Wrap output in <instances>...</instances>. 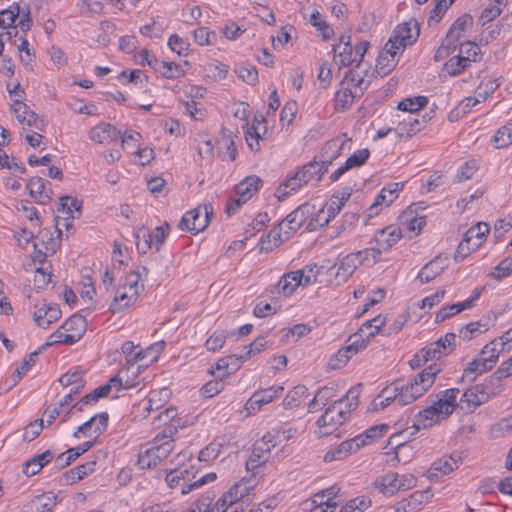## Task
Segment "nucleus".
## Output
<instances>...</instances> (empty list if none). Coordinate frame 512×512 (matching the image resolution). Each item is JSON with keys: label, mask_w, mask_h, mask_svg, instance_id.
<instances>
[{"label": "nucleus", "mask_w": 512, "mask_h": 512, "mask_svg": "<svg viewBox=\"0 0 512 512\" xmlns=\"http://www.w3.org/2000/svg\"><path fill=\"white\" fill-rule=\"evenodd\" d=\"M359 389L351 388L344 397L334 400L317 420V434L327 436L336 431L358 406Z\"/></svg>", "instance_id": "1"}, {"label": "nucleus", "mask_w": 512, "mask_h": 512, "mask_svg": "<svg viewBox=\"0 0 512 512\" xmlns=\"http://www.w3.org/2000/svg\"><path fill=\"white\" fill-rule=\"evenodd\" d=\"M141 271H145V268L130 271L119 279L109 306V310L113 314H120L137 302L144 290Z\"/></svg>", "instance_id": "2"}, {"label": "nucleus", "mask_w": 512, "mask_h": 512, "mask_svg": "<svg viewBox=\"0 0 512 512\" xmlns=\"http://www.w3.org/2000/svg\"><path fill=\"white\" fill-rule=\"evenodd\" d=\"M367 87L368 81L360 71L351 70L346 73L335 93V109L341 112L348 110L364 94Z\"/></svg>", "instance_id": "3"}, {"label": "nucleus", "mask_w": 512, "mask_h": 512, "mask_svg": "<svg viewBox=\"0 0 512 512\" xmlns=\"http://www.w3.org/2000/svg\"><path fill=\"white\" fill-rule=\"evenodd\" d=\"M174 449V440L170 435H157L151 442L142 445L139 449L136 465L139 469L156 467L167 458Z\"/></svg>", "instance_id": "4"}, {"label": "nucleus", "mask_w": 512, "mask_h": 512, "mask_svg": "<svg viewBox=\"0 0 512 512\" xmlns=\"http://www.w3.org/2000/svg\"><path fill=\"white\" fill-rule=\"evenodd\" d=\"M456 347V335L454 333H446L437 341L427 344L420 349L409 360V366L412 369H419L426 365L429 361L442 362L440 359L449 355Z\"/></svg>", "instance_id": "5"}, {"label": "nucleus", "mask_w": 512, "mask_h": 512, "mask_svg": "<svg viewBox=\"0 0 512 512\" xmlns=\"http://www.w3.org/2000/svg\"><path fill=\"white\" fill-rule=\"evenodd\" d=\"M443 368V362H433L413 375L409 381L403 382L405 400L412 403L428 392Z\"/></svg>", "instance_id": "6"}, {"label": "nucleus", "mask_w": 512, "mask_h": 512, "mask_svg": "<svg viewBox=\"0 0 512 512\" xmlns=\"http://www.w3.org/2000/svg\"><path fill=\"white\" fill-rule=\"evenodd\" d=\"M258 485L257 475L246 476L233 484L213 505L217 512H227L234 504L247 501Z\"/></svg>", "instance_id": "7"}, {"label": "nucleus", "mask_w": 512, "mask_h": 512, "mask_svg": "<svg viewBox=\"0 0 512 512\" xmlns=\"http://www.w3.org/2000/svg\"><path fill=\"white\" fill-rule=\"evenodd\" d=\"M319 269L316 265H307L302 269L285 273L277 282L276 290L281 296H290L300 286L319 282Z\"/></svg>", "instance_id": "8"}, {"label": "nucleus", "mask_w": 512, "mask_h": 512, "mask_svg": "<svg viewBox=\"0 0 512 512\" xmlns=\"http://www.w3.org/2000/svg\"><path fill=\"white\" fill-rule=\"evenodd\" d=\"M369 47L370 42L367 40L353 45L349 35H342L339 42L333 47L335 61L341 66H358Z\"/></svg>", "instance_id": "9"}, {"label": "nucleus", "mask_w": 512, "mask_h": 512, "mask_svg": "<svg viewBox=\"0 0 512 512\" xmlns=\"http://www.w3.org/2000/svg\"><path fill=\"white\" fill-rule=\"evenodd\" d=\"M87 324L85 318L80 315H73L68 318L56 331L49 336L48 345L68 344L72 345L79 341L86 332Z\"/></svg>", "instance_id": "10"}, {"label": "nucleus", "mask_w": 512, "mask_h": 512, "mask_svg": "<svg viewBox=\"0 0 512 512\" xmlns=\"http://www.w3.org/2000/svg\"><path fill=\"white\" fill-rule=\"evenodd\" d=\"M489 232L490 227L485 222H478L477 224L470 227L465 232L463 239L459 243L454 254V259L457 262H461L472 252L480 248L486 240Z\"/></svg>", "instance_id": "11"}, {"label": "nucleus", "mask_w": 512, "mask_h": 512, "mask_svg": "<svg viewBox=\"0 0 512 512\" xmlns=\"http://www.w3.org/2000/svg\"><path fill=\"white\" fill-rule=\"evenodd\" d=\"M473 25V19L470 15H462L457 18L449 29L445 40L437 50L435 58L444 57L448 55L449 50H456L458 44L464 41H468L466 38L467 32H469Z\"/></svg>", "instance_id": "12"}, {"label": "nucleus", "mask_w": 512, "mask_h": 512, "mask_svg": "<svg viewBox=\"0 0 512 512\" xmlns=\"http://www.w3.org/2000/svg\"><path fill=\"white\" fill-rule=\"evenodd\" d=\"M417 484V478L412 473L389 472L376 481V488L386 496H393L399 491L412 489Z\"/></svg>", "instance_id": "13"}, {"label": "nucleus", "mask_w": 512, "mask_h": 512, "mask_svg": "<svg viewBox=\"0 0 512 512\" xmlns=\"http://www.w3.org/2000/svg\"><path fill=\"white\" fill-rule=\"evenodd\" d=\"M16 26L23 32L30 29L31 18L28 6L13 3L7 9L0 11V28H15Z\"/></svg>", "instance_id": "14"}, {"label": "nucleus", "mask_w": 512, "mask_h": 512, "mask_svg": "<svg viewBox=\"0 0 512 512\" xmlns=\"http://www.w3.org/2000/svg\"><path fill=\"white\" fill-rule=\"evenodd\" d=\"M212 214L213 208L211 205L198 206L183 215L179 227L182 231L198 234L208 226Z\"/></svg>", "instance_id": "15"}, {"label": "nucleus", "mask_w": 512, "mask_h": 512, "mask_svg": "<svg viewBox=\"0 0 512 512\" xmlns=\"http://www.w3.org/2000/svg\"><path fill=\"white\" fill-rule=\"evenodd\" d=\"M339 488L331 486L319 491L303 503V510L307 512H333L337 506L336 496Z\"/></svg>", "instance_id": "16"}, {"label": "nucleus", "mask_w": 512, "mask_h": 512, "mask_svg": "<svg viewBox=\"0 0 512 512\" xmlns=\"http://www.w3.org/2000/svg\"><path fill=\"white\" fill-rule=\"evenodd\" d=\"M404 186V182H392L385 185L367 209L368 217H374L384 208L389 207L399 197V193L404 189Z\"/></svg>", "instance_id": "17"}, {"label": "nucleus", "mask_w": 512, "mask_h": 512, "mask_svg": "<svg viewBox=\"0 0 512 512\" xmlns=\"http://www.w3.org/2000/svg\"><path fill=\"white\" fill-rule=\"evenodd\" d=\"M392 404L397 407L410 404V401L405 400L403 381L401 380L392 382L373 400L375 409H384Z\"/></svg>", "instance_id": "18"}, {"label": "nucleus", "mask_w": 512, "mask_h": 512, "mask_svg": "<svg viewBox=\"0 0 512 512\" xmlns=\"http://www.w3.org/2000/svg\"><path fill=\"white\" fill-rule=\"evenodd\" d=\"M11 110L19 124L22 126L23 131H26V128H33L38 131L45 130L47 122L43 118L39 117L20 99L13 100Z\"/></svg>", "instance_id": "19"}, {"label": "nucleus", "mask_w": 512, "mask_h": 512, "mask_svg": "<svg viewBox=\"0 0 512 512\" xmlns=\"http://www.w3.org/2000/svg\"><path fill=\"white\" fill-rule=\"evenodd\" d=\"M194 478L193 469L183 465L170 470L166 474L165 481L170 489L179 491L181 495H186L194 490Z\"/></svg>", "instance_id": "20"}, {"label": "nucleus", "mask_w": 512, "mask_h": 512, "mask_svg": "<svg viewBox=\"0 0 512 512\" xmlns=\"http://www.w3.org/2000/svg\"><path fill=\"white\" fill-rule=\"evenodd\" d=\"M108 421L109 415L107 412L98 413L78 426L73 433V437L76 439L89 438L97 440L107 430Z\"/></svg>", "instance_id": "21"}, {"label": "nucleus", "mask_w": 512, "mask_h": 512, "mask_svg": "<svg viewBox=\"0 0 512 512\" xmlns=\"http://www.w3.org/2000/svg\"><path fill=\"white\" fill-rule=\"evenodd\" d=\"M418 36L419 29L416 21L403 22L397 25L387 43L401 48V52H403L407 46L417 40Z\"/></svg>", "instance_id": "22"}, {"label": "nucleus", "mask_w": 512, "mask_h": 512, "mask_svg": "<svg viewBox=\"0 0 512 512\" xmlns=\"http://www.w3.org/2000/svg\"><path fill=\"white\" fill-rule=\"evenodd\" d=\"M395 126L393 132L399 138H410L420 132L426 124L424 117H419L418 114H404L396 116Z\"/></svg>", "instance_id": "23"}, {"label": "nucleus", "mask_w": 512, "mask_h": 512, "mask_svg": "<svg viewBox=\"0 0 512 512\" xmlns=\"http://www.w3.org/2000/svg\"><path fill=\"white\" fill-rule=\"evenodd\" d=\"M461 464V457L458 454L444 455L434 460L426 471L425 476L430 481H436L456 470Z\"/></svg>", "instance_id": "24"}, {"label": "nucleus", "mask_w": 512, "mask_h": 512, "mask_svg": "<svg viewBox=\"0 0 512 512\" xmlns=\"http://www.w3.org/2000/svg\"><path fill=\"white\" fill-rule=\"evenodd\" d=\"M459 393L460 390L458 388H449L436 394V400L431 404V406L435 407L437 414L443 421L456 410L458 406L457 398Z\"/></svg>", "instance_id": "25"}, {"label": "nucleus", "mask_w": 512, "mask_h": 512, "mask_svg": "<svg viewBox=\"0 0 512 512\" xmlns=\"http://www.w3.org/2000/svg\"><path fill=\"white\" fill-rule=\"evenodd\" d=\"M284 391V386L273 385L266 389L256 391L246 402L245 409L253 414L259 411L264 405L271 403L280 397Z\"/></svg>", "instance_id": "26"}, {"label": "nucleus", "mask_w": 512, "mask_h": 512, "mask_svg": "<svg viewBox=\"0 0 512 512\" xmlns=\"http://www.w3.org/2000/svg\"><path fill=\"white\" fill-rule=\"evenodd\" d=\"M61 317V310L57 304L48 303L45 300L34 305L33 319L41 328H48Z\"/></svg>", "instance_id": "27"}, {"label": "nucleus", "mask_w": 512, "mask_h": 512, "mask_svg": "<svg viewBox=\"0 0 512 512\" xmlns=\"http://www.w3.org/2000/svg\"><path fill=\"white\" fill-rule=\"evenodd\" d=\"M59 247V240L52 236V233L44 229L37 235V241L33 244V257L39 261L53 255Z\"/></svg>", "instance_id": "28"}, {"label": "nucleus", "mask_w": 512, "mask_h": 512, "mask_svg": "<svg viewBox=\"0 0 512 512\" xmlns=\"http://www.w3.org/2000/svg\"><path fill=\"white\" fill-rule=\"evenodd\" d=\"M401 48L386 43L383 51L379 54L376 62V70L382 76L388 75L398 64Z\"/></svg>", "instance_id": "29"}, {"label": "nucleus", "mask_w": 512, "mask_h": 512, "mask_svg": "<svg viewBox=\"0 0 512 512\" xmlns=\"http://www.w3.org/2000/svg\"><path fill=\"white\" fill-rule=\"evenodd\" d=\"M229 449L230 441L225 436L216 437L199 451L198 460L200 462H212L219 456L229 453Z\"/></svg>", "instance_id": "30"}, {"label": "nucleus", "mask_w": 512, "mask_h": 512, "mask_svg": "<svg viewBox=\"0 0 512 512\" xmlns=\"http://www.w3.org/2000/svg\"><path fill=\"white\" fill-rule=\"evenodd\" d=\"M359 260L353 253H350L343 257L337 265L332 269L334 272V282L336 285L345 283L359 267Z\"/></svg>", "instance_id": "31"}, {"label": "nucleus", "mask_w": 512, "mask_h": 512, "mask_svg": "<svg viewBox=\"0 0 512 512\" xmlns=\"http://www.w3.org/2000/svg\"><path fill=\"white\" fill-rule=\"evenodd\" d=\"M399 222L406 230L418 235L426 225V216L418 213L416 207L411 205L402 212Z\"/></svg>", "instance_id": "32"}, {"label": "nucleus", "mask_w": 512, "mask_h": 512, "mask_svg": "<svg viewBox=\"0 0 512 512\" xmlns=\"http://www.w3.org/2000/svg\"><path fill=\"white\" fill-rule=\"evenodd\" d=\"M119 137L120 131L110 123L101 122L89 131V139L99 144L108 145Z\"/></svg>", "instance_id": "33"}, {"label": "nucleus", "mask_w": 512, "mask_h": 512, "mask_svg": "<svg viewBox=\"0 0 512 512\" xmlns=\"http://www.w3.org/2000/svg\"><path fill=\"white\" fill-rule=\"evenodd\" d=\"M363 447V442L360 438H351L341 442L336 448L329 450L324 455L325 462L334 460H342L351 453L358 451Z\"/></svg>", "instance_id": "34"}, {"label": "nucleus", "mask_w": 512, "mask_h": 512, "mask_svg": "<svg viewBox=\"0 0 512 512\" xmlns=\"http://www.w3.org/2000/svg\"><path fill=\"white\" fill-rule=\"evenodd\" d=\"M56 500L57 496L52 492L37 495L23 505L22 512H52Z\"/></svg>", "instance_id": "35"}, {"label": "nucleus", "mask_w": 512, "mask_h": 512, "mask_svg": "<svg viewBox=\"0 0 512 512\" xmlns=\"http://www.w3.org/2000/svg\"><path fill=\"white\" fill-rule=\"evenodd\" d=\"M479 296H480L479 291L475 290L474 294L469 299H466V300L458 302V303L443 306L437 312V314L435 316V320L437 322H441L451 316H454V315L460 313L461 311L470 309L474 305V302L476 300H478Z\"/></svg>", "instance_id": "36"}, {"label": "nucleus", "mask_w": 512, "mask_h": 512, "mask_svg": "<svg viewBox=\"0 0 512 512\" xmlns=\"http://www.w3.org/2000/svg\"><path fill=\"white\" fill-rule=\"evenodd\" d=\"M447 266L448 259L437 256L419 271L417 277L422 283H428L439 276Z\"/></svg>", "instance_id": "37"}, {"label": "nucleus", "mask_w": 512, "mask_h": 512, "mask_svg": "<svg viewBox=\"0 0 512 512\" xmlns=\"http://www.w3.org/2000/svg\"><path fill=\"white\" fill-rule=\"evenodd\" d=\"M401 238V228L394 225L381 229L375 235V241L382 250L390 249L392 246L397 244Z\"/></svg>", "instance_id": "38"}, {"label": "nucleus", "mask_w": 512, "mask_h": 512, "mask_svg": "<svg viewBox=\"0 0 512 512\" xmlns=\"http://www.w3.org/2000/svg\"><path fill=\"white\" fill-rule=\"evenodd\" d=\"M27 188L30 196L41 204H45L51 199L52 191L48 183L41 177L29 179Z\"/></svg>", "instance_id": "39"}, {"label": "nucleus", "mask_w": 512, "mask_h": 512, "mask_svg": "<svg viewBox=\"0 0 512 512\" xmlns=\"http://www.w3.org/2000/svg\"><path fill=\"white\" fill-rule=\"evenodd\" d=\"M443 420L437 414L435 407L431 405L420 410L414 418L413 428L418 431L420 429L430 428L434 425L439 424Z\"/></svg>", "instance_id": "40"}, {"label": "nucleus", "mask_w": 512, "mask_h": 512, "mask_svg": "<svg viewBox=\"0 0 512 512\" xmlns=\"http://www.w3.org/2000/svg\"><path fill=\"white\" fill-rule=\"evenodd\" d=\"M265 454L266 453L262 452L261 448L254 444L252 452L245 464L247 472H251L250 476L257 475L258 482L264 473V464L266 462Z\"/></svg>", "instance_id": "41"}, {"label": "nucleus", "mask_w": 512, "mask_h": 512, "mask_svg": "<svg viewBox=\"0 0 512 512\" xmlns=\"http://www.w3.org/2000/svg\"><path fill=\"white\" fill-rule=\"evenodd\" d=\"M350 196V188H344L343 190L334 193L330 200L323 206L328 217L334 219L340 213Z\"/></svg>", "instance_id": "42"}, {"label": "nucleus", "mask_w": 512, "mask_h": 512, "mask_svg": "<svg viewBox=\"0 0 512 512\" xmlns=\"http://www.w3.org/2000/svg\"><path fill=\"white\" fill-rule=\"evenodd\" d=\"M218 155L224 161H235L237 158V149L231 132L223 131L218 141Z\"/></svg>", "instance_id": "43"}, {"label": "nucleus", "mask_w": 512, "mask_h": 512, "mask_svg": "<svg viewBox=\"0 0 512 512\" xmlns=\"http://www.w3.org/2000/svg\"><path fill=\"white\" fill-rule=\"evenodd\" d=\"M53 458L54 453L50 450L37 454L25 463L23 473L27 476H34Z\"/></svg>", "instance_id": "44"}, {"label": "nucleus", "mask_w": 512, "mask_h": 512, "mask_svg": "<svg viewBox=\"0 0 512 512\" xmlns=\"http://www.w3.org/2000/svg\"><path fill=\"white\" fill-rule=\"evenodd\" d=\"M121 387L129 389L133 387L132 380L128 379L126 371H119L117 376L111 378L108 383L95 388L101 397L107 396L112 388L118 392Z\"/></svg>", "instance_id": "45"}, {"label": "nucleus", "mask_w": 512, "mask_h": 512, "mask_svg": "<svg viewBox=\"0 0 512 512\" xmlns=\"http://www.w3.org/2000/svg\"><path fill=\"white\" fill-rule=\"evenodd\" d=\"M262 180L256 175H250L244 178L235 187V192L247 200H250L260 189Z\"/></svg>", "instance_id": "46"}, {"label": "nucleus", "mask_w": 512, "mask_h": 512, "mask_svg": "<svg viewBox=\"0 0 512 512\" xmlns=\"http://www.w3.org/2000/svg\"><path fill=\"white\" fill-rule=\"evenodd\" d=\"M289 238V231L284 228V225L279 224L277 227L272 229L266 236L262 238V250H272L273 247L279 246L284 239Z\"/></svg>", "instance_id": "47"}, {"label": "nucleus", "mask_w": 512, "mask_h": 512, "mask_svg": "<svg viewBox=\"0 0 512 512\" xmlns=\"http://www.w3.org/2000/svg\"><path fill=\"white\" fill-rule=\"evenodd\" d=\"M166 28L167 24L165 18L156 16L152 19L151 23L141 26L139 31L145 37L160 39L163 37Z\"/></svg>", "instance_id": "48"}, {"label": "nucleus", "mask_w": 512, "mask_h": 512, "mask_svg": "<svg viewBox=\"0 0 512 512\" xmlns=\"http://www.w3.org/2000/svg\"><path fill=\"white\" fill-rule=\"evenodd\" d=\"M488 401L479 384L467 389L460 398V402L465 403L467 408H476Z\"/></svg>", "instance_id": "49"}, {"label": "nucleus", "mask_w": 512, "mask_h": 512, "mask_svg": "<svg viewBox=\"0 0 512 512\" xmlns=\"http://www.w3.org/2000/svg\"><path fill=\"white\" fill-rule=\"evenodd\" d=\"M502 353H505V348H502L500 343L495 338L482 348L479 356L484 358V361L487 363L488 367L492 369Z\"/></svg>", "instance_id": "50"}, {"label": "nucleus", "mask_w": 512, "mask_h": 512, "mask_svg": "<svg viewBox=\"0 0 512 512\" xmlns=\"http://www.w3.org/2000/svg\"><path fill=\"white\" fill-rule=\"evenodd\" d=\"M303 185H305L299 174L296 172L293 176L287 179L284 183L279 185L275 191V195L279 200H285L293 193L297 192Z\"/></svg>", "instance_id": "51"}, {"label": "nucleus", "mask_w": 512, "mask_h": 512, "mask_svg": "<svg viewBox=\"0 0 512 512\" xmlns=\"http://www.w3.org/2000/svg\"><path fill=\"white\" fill-rule=\"evenodd\" d=\"M38 357V352H32L25 356L21 362V364L15 369V371L11 374L8 379V384L10 387L15 386L21 378L31 369V367L36 363Z\"/></svg>", "instance_id": "52"}, {"label": "nucleus", "mask_w": 512, "mask_h": 512, "mask_svg": "<svg viewBox=\"0 0 512 512\" xmlns=\"http://www.w3.org/2000/svg\"><path fill=\"white\" fill-rule=\"evenodd\" d=\"M490 370L487 363L484 361V358H481L479 355L471 360L467 366L465 367L462 379L467 381H474L477 376L487 372Z\"/></svg>", "instance_id": "53"}, {"label": "nucleus", "mask_w": 512, "mask_h": 512, "mask_svg": "<svg viewBox=\"0 0 512 512\" xmlns=\"http://www.w3.org/2000/svg\"><path fill=\"white\" fill-rule=\"evenodd\" d=\"M136 247L139 253L146 254L149 250L154 249V240L151 230L145 226L137 227L135 230Z\"/></svg>", "instance_id": "54"}, {"label": "nucleus", "mask_w": 512, "mask_h": 512, "mask_svg": "<svg viewBox=\"0 0 512 512\" xmlns=\"http://www.w3.org/2000/svg\"><path fill=\"white\" fill-rule=\"evenodd\" d=\"M479 385L481 386V389L485 396H487L488 400L500 395L505 389L503 380L495 373L486 378L484 382Z\"/></svg>", "instance_id": "55"}, {"label": "nucleus", "mask_w": 512, "mask_h": 512, "mask_svg": "<svg viewBox=\"0 0 512 512\" xmlns=\"http://www.w3.org/2000/svg\"><path fill=\"white\" fill-rule=\"evenodd\" d=\"M193 40L199 46H215L219 41V35L209 27L201 26L193 31Z\"/></svg>", "instance_id": "56"}, {"label": "nucleus", "mask_w": 512, "mask_h": 512, "mask_svg": "<svg viewBox=\"0 0 512 512\" xmlns=\"http://www.w3.org/2000/svg\"><path fill=\"white\" fill-rule=\"evenodd\" d=\"M386 323V317L378 315L370 320L365 321L360 330V336L365 337L369 342L375 337Z\"/></svg>", "instance_id": "57"}, {"label": "nucleus", "mask_w": 512, "mask_h": 512, "mask_svg": "<svg viewBox=\"0 0 512 512\" xmlns=\"http://www.w3.org/2000/svg\"><path fill=\"white\" fill-rule=\"evenodd\" d=\"M142 347L133 341H125L121 345V352L125 356L126 364L135 365L143 361Z\"/></svg>", "instance_id": "58"}, {"label": "nucleus", "mask_w": 512, "mask_h": 512, "mask_svg": "<svg viewBox=\"0 0 512 512\" xmlns=\"http://www.w3.org/2000/svg\"><path fill=\"white\" fill-rule=\"evenodd\" d=\"M459 47V55L462 59H467L468 66H471L473 62H477L481 59V50L480 47L470 41H464L458 44Z\"/></svg>", "instance_id": "59"}, {"label": "nucleus", "mask_w": 512, "mask_h": 512, "mask_svg": "<svg viewBox=\"0 0 512 512\" xmlns=\"http://www.w3.org/2000/svg\"><path fill=\"white\" fill-rule=\"evenodd\" d=\"M428 104L426 96H414L405 98L398 103V109L408 114H417L422 108Z\"/></svg>", "instance_id": "60"}, {"label": "nucleus", "mask_w": 512, "mask_h": 512, "mask_svg": "<svg viewBox=\"0 0 512 512\" xmlns=\"http://www.w3.org/2000/svg\"><path fill=\"white\" fill-rule=\"evenodd\" d=\"M512 431V415L499 419L489 429V437L498 439L506 437Z\"/></svg>", "instance_id": "61"}, {"label": "nucleus", "mask_w": 512, "mask_h": 512, "mask_svg": "<svg viewBox=\"0 0 512 512\" xmlns=\"http://www.w3.org/2000/svg\"><path fill=\"white\" fill-rule=\"evenodd\" d=\"M495 148H506L512 144V123L505 124L498 128L492 138Z\"/></svg>", "instance_id": "62"}, {"label": "nucleus", "mask_w": 512, "mask_h": 512, "mask_svg": "<svg viewBox=\"0 0 512 512\" xmlns=\"http://www.w3.org/2000/svg\"><path fill=\"white\" fill-rule=\"evenodd\" d=\"M478 169L479 163L475 159L462 163L456 170L454 182L461 183L471 179Z\"/></svg>", "instance_id": "63"}, {"label": "nucleus", "mask_w": 512, "mask_h": 512, "mask_svg": "<svg viewBox=\"0 0 512 512\" xmlns=\"http://www.w3.org/2000/svg\"><path fill=\"white\" fill-rule=\"evenodd\" d=\"M488 330V324L481 322V321H475V322H469L464 327H462L459 331V337L463 340H472L473 338L478 337L479 335L483 334Z\"/></svg>", "instance_id": "64"}]
</instances>
